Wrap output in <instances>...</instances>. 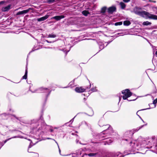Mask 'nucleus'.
<instances>
[{"label":"nucleus","mask_w":157,"mask_h":157,"mask_svg":"<svg viewBox=\"0 0 157 157\" xmlns=\"http://www.w3.org/2000/svg\"><path fill=\"white\" fill-rule=\"evenodd\" d=\"M91 86V84L90 83L89 86L86 87V88H85V89H86V90H89Z\"/></svg>","instance_id":"obj_42"},{"label":"nucleus","mask_w":157,"mask_h":157,"mask_svg":"<svg viewBox=\"0 0 157 157\" xmlns=\"http://www.w3.org/2000/svg\"><path fill=\"white\" fill-rule=\"evenodd\" d=\"M157 103V98L154 100L153 101V104L154 105V107L156 106V104Z\"/></svg>","instance_id":"obj_38"},{"label":"nucleus","mask_w":157,"mask_h":157,"mask_svg":"<svg viewBox=\"0 0 157 157\" xmlns=\"http://www.w3.org/2000/svg\"><path fill=\"white\" fill-rule=\"evenodd\" d=\"M123 24L124 25L128 26L131 24V23L129 21H125L124 22Z\"/></svg>","instance_id":"obj_25"},{"label":"nucleus","mask_w":157,"mask_h":157,"mask_svg":"<svg viewBox=\"0 0 157 157\" xmlns=\"http://www.w3.org/2000/svg\"><path fill=\"white\" fill-rule=\"evenodd\" d=\"M84 123L88 128H89L91 131L92 130V128H91L90 125V124L87 123L86 121H84Z\"/></svg>","instance_id":"obj_33"},{"label":"nucleus","mask_w":157,"mask_h":157,"mask_svg":"<svg viewBox=\"0 0 157 157\" xmlns=\"http://www.w3.org/2000/svg\"><path fill=\"white\" fill-rule=\"evenodd\" d=\"M148 144H146L145 146V148L147 149H150L154 147V149H151L150 151L153 152L157 153V145L156 144L155 145L154 144L151 143L150 142H148Z\"/></svg>","instance_id":"obj_7"},{"label":"nucleus","mask_w":157,"mask_h":157,"mask_svg":"<svg viewBox=\"0 0 157 157\" xmlns=\"http://www.w3.org/2000/svg\"><path fill=\"white\" fill-rule=\"evenodd\" d=\"M56 2V0H47L46 2L47 3L49 4H52Z\"/></svg>","instance_id":"obj_28"},{"label":"nucleus","mask_w":157,"mask_h":157,"mask_svg":"<svg viewBox=\"0 0 157 157\" xmlns=\"http://www.w3.org/2000/svg\"><path fill=\"white\" fill-rule=\"evenodd\" d=\"M150 109V107L149 108H146V109H141L140 110H139L137 112H139V111H141V110H146V109Z\"/></svg>","instance_id":"obj_46"},{"label":"nucleus","mask_w":157,"mask_h":157,"mask_svg":"<svg viewBox=\"0 0 157 157\" xmlns=\"http://www.w3.org/2000/svg\"><path fill=\"white\" fill-rule=\"evenodd\" d=\"M116 8L115 6H113L109 8L107 10L108 12L110 14H112L114 12H115Z\"/></svg>","instance_id":"obj_10"},{"label":"nucleus","mask_w":157,"mask_h":157,"mask_svg":"<svg viewBox=\"0 0 157 157\" xmlns=\"http://www.w3.org/2000/svg\"><path fill=\"white\" fill-rule=\"evenodd\" d=\"M62 51L65 54V56H66L67 54V53L69 52L70 50H60Z\"/></svg>","instance_id":"obj_29"},{"label":"nucleus","mask_w":157,"mask_h":157,"mask_svg":"<svg viewBox=\"0 0 157 157\" xmlns=\"http://www.w3.org/2000/svg\"><path fill=\"white\" fill-rule=\"evenodd\" d=\"M155 56L157 57V51L155 52Z\"/></svg>","instance_id":"obj_56"},{"label":"nucleus","mask_w":157,"mask_h":157,"mask_svg":"<svg viewBox=\"0 0 157 157\" xmlns=\"http://www.w3.org/2000/svg\"><path fill=\"white\" fill-rule=\"evenodd\" d=\"M120 5L121 7V8L122 9H124L126 7V5L125 4L122 2H120Z\"/></svg>","instance_id":"obj_23"},{"label":"nucleus","mask_w":157,"mask_h":157,"mask_svg":"<svg viewBox=\"0 0 157 157\" xmlns=\"http://www.w3.org/2000/svg\"><path fill=\"white\" fill-rule=\"evenodd\" d=\"M147 124H147H144V125H142L140 126V127L137 128L136 129H135V130L136 132L138 131L140 129L142 128L144 126H146Z\"/></svg>","instance_id":"obj_24"},{"label":"nucleus","mask_w":157,"mask_h":157,"mask_svg":"<svg viewBox=\"0 0 157 157\" xmlns=\"http://www.w3.org/2000/svg\"><path fill=\"white\" fill-rule=\"evenodd\" d=\"M79 144H81L83 145H85L86 144H82L80 142H79Z\"/></svg>","instance_id":"obj_58"},{"label":"nucleus","mask_w":157,"mask_h":157,"mask_svg":"<svg viewBox=\"0 0 157 157\" xmlns=\"http://www.w3.org/2000/svg\"><path fill=\"white\" fill-rule=\"evenodd\" d=\"M65 16L64 15L57 16L52 17L51 19H54L58 21L60 20L61 19L63 18Z\"/></svg>","instance_id":"obj_14"},{"label":"nucleus","mask_w":157,"mask_h":157,"mask_svg":"<svg viewBox=\"0 0 157 157\" xmlns=\"http://www.w3.org/2000/svg\"><path fill=\"white\" fill-rule=\"evenodd\" d=\"M31 9H32L31 8H29L28 9L19 11L17 13V15H20L23 14H26L27 13H28L29 11Z\"/></svg>","instance_id":"obj_11"},{"label":"nucleus","mask_w":157,"mask_h":157,"mask_svg":"<svg viewBox=\"0 0 157 157\" xmlns=\"http://www.w3.org/2000/svg\"><path fill=\"white\" fill-rule=\"evenodd\" d=\"M58 87H59V88H62V87H61V86H58ZM69 87V86H67L66 87H63V88H68V87Z\"/></svg>","instance_id":"obj_51"},{"label":"nucleus","mask_w":157,"mask_h":157,"mask_svg":"<svg viewBox=\"0 0 157 157\" xmlns=\"http://www.w3.org/2000/svg\"><path fill=\"white\" fill-rule=\"evenodd\" d=\"M112 142V140L111 139H109L107 140L104 142V144L106 145V144L109 145L110 143Z\"/></svg>","instance_id":"obj_22"},{"label":"nucleus","mask_w":157,"mask_h":157,"mask_svg":"<svg viewBox=\"0 0 157 157\" xmlns=\"http://www.w3.org/2000/svg\"><path fill=\"white\" fill-rule=\"evenodd\" d=\"M76 156L77 157H85L87 155V154L83 152L82 150H79L76 152Z\"/></svg>","instance_id":"obj_9"},{"label":"nucleus","mask_w":157,"mask_h":157,"mask_svg":"<svg viewBox=\"0 0 157 157\" xmlns=\"http://www.w3.org/2000/svg\"><path fill=\"white\" fill-rule=\"evenodd\" d=\"M155 13L157 14V11H156Z\"/></svg>","instance_id":"obj_64"},{"label":"nucleus","mask_w":157,"mask_h":157,"mask_svg":"<svg viewBox=\"0 0 157 157\" xmlns=\"http://www.w3.org/2000/svg\"><path fill=\"white\" fill-rule=\"evenodd\" d=\"M86 104L87 106L90 109V110L91 111V113L90 115H88L90 116H92L94 115V112L93 111L92 109V108L91 107H89L88 104L86 103ZM85 114L87 115V114L86 113H84Z\"/></svg>","instance_id":"obj_20"},{"label":"nucleus","mask_w":157,"mask_h":157,"mask_svg":"<svg viewBox=\"0 0 157 157\" xmlns=\"http://www.w3.org/2000/svg\"><path fill=\"white\" fill-rule=\"evenodd\" d=\"M122 94H124L122 97V98L124 100L127 99L128 101H130L135 100L137 98L135 99H131L129 100L127 99L128 98L130 97L132 95V93L131 92L129 89H126L125 90H123L121 91Z\"/></svg>","instance_id":"obj_4"},{"label":"nucleus","mask_w":157,"mask_h":157,"mask_svg":"<svg viewBox=\"0 0 157 157\" xmlns=\"http://www.w3.org/2000/svg\"><path fill=\"white\" fill-rule=\"evenodd\" d=\"M76 78H75L74 79H73V80L71 81L69 84L70 85V86H72V85H73L74 84V82H75V79H76Z\"/></svg>","instance_id":"obj_39"},{"label":"nucleus","mask_w":157,"mask_h":157,"mask_svg":"<svg viewBox=\"0 0 157 157\" xmlns=\"http://www.w3.org/2000/svg\"><path fill=\"white\" fill-rule=\"evenodd\" d=\"M77 116V115H76L73 118H72L70 121V122H71V123L73 121H74V118H75V117H76V116Z\"/></svg>","instance_id":"obj_49"},{"label":"nucleus","mask_w":157,"mask_h":157,"mask_svg":"<svg viewBox=\"0 0 157 157\" xmlns=\"http://www.w3.org/2000/svg\"><path fill=\"white\" fill-rule=\"evenodd\" d=\"M75 91L77 93H82L84 92L86 90V89L83 88L82 87H76L75 89Z\"/></svg>","instance_id":"obj_12"},{"label":"nucleus","mask_w":157,"mask_h":157,"mask_svg":"<svg viewBox=\"0 0 157 157\" xmlns=\"http://www.w3.org/2000/svg\"><path fill=\"white\" fill-rule=\"evenodd\" d=\"M140 118L142 120V121H143V122H144V121H143V120L140 117Z\"/></svg>","instance_id":"obj_61"},{"label":"nucleus","mask_w":157,"mask_h":157,"mask_svg":"<svg viewBox=\"0 0 157 157\" xmlns=\"http://www.w3.org/2000/svg\"><path fill=\"white\" fill-rule=\"evenodd\" d=\"M5 2L4 1H2L1 2H0V5H1V4H4L5 3Z\"/></svg>","instance_id":"obj_50"},{"label":"nucleus","mask_w":157,"mask_h":157,"mask_svg":"<svg viewBox=\"0 0 157 157\" xmlns=\"http://www.w3.org/2000/svg\"><path fill=\"white\" fill-rule=\"evenodd\" d=\"M29 140L30 141V144L29 146V148H31L33 145L35 144L36 143H37L38 142H36V143L34 144H33V143L32 141L30 140L29 139Z\"/></svg>","instance_id":"obj_31"},{"label":"nucleus","mask_w":157,"mask_h":157,"mask_svg":"<svg viewBox=\"0 0 157 157\" xmlns=\"http://www.w3.org/2000/svg\"><path fill=\"white\" fill-rule=\"evenodd\" d=\"M151 22L147 21L144 22L142 23V25H151Z\"/></svg>","instance_id":"obj_26"},{"label":"nucleus","mask_w":157,"mask_h":157,"mask_svg":"<svg viewBox=\"0 0 157 157\" xmlns=\"http://www.w3.org/2000/svg\"><path fill=\"white\" fill-rule=\"evenodd\" d=\"M49 17L48 15H46L44 17H43L40 18H38L37 19V21H44L47 19Z\"/></svg>","instance_id":"obj_16"},{"label":"nucleus","mask_w":157,"mask_h":157,"mask_svg":"<svg viewBox=\"0 0 157 157\" xmlns=\"http://www.w3.org/2000/svg\"><path fill=\"white\" fill-rule=\"evenodd\" d=\"M133 132L132 131H128L126 132L124 135L123 138L122 140V142H126L125 143L126 144H129L130 145L132 143V138L133 135Z\"/></svg>","instance_id":"obj_2"},{"label":"nucleus","mask_w":157,"mask_h":157,"mask_svg":"<svg viewBox=\"0 0 157 157\" xmlns=\"http://www.w3.org/2000/svg\"><path fill=\"white\" fill-rule=\"evenodd\" d=\"M42 122L40 126L38 128L37 131L39 132L40 130L43 133H46L49 130V127L51 126L46 124L44 120Z\"/></svg>","instance_id":"obj_5"},{"label":"nucleus","mask_w":157,"mask_h":157,"mask_svg":"<svg viewBox=\"0 0 157 157\" xmlns=\"http://www.w3.org/2000/svg\"><path fill=\"white\" fill-rule=\"evenodd\" d=\"M28 71L27 67H26L25 72L24 75L22 77V79H26L27 78Z\"/></svg>","instance_id":"obj_19"},{"label":"nucleus","mask_w":157,"mask_h":157,"mask_svg":"<svg viewBox=\"0 0 157 157\" xmlns=\"http://www.w3.org/2000/svg\"><path fill=\"white\" fill-rule=\"evenodd\" d=\"M82 14L85 16H87L89 13V12L86 10H84L82 12Z\"/></svg>","instance_id":"obj_32"},{"label":"nucleus","mask_w":157,"mask_h":157,"mask_svg":"<svg viewBox=\"0 0 157 157\" xmlns=\"http://www.w3.org/2000/svg\"><path fill=\"white\" fill-rule=\"evenodd\" d=\"M46 139H47V140H53L57 144H58V143H57V142L54 139H52V138H47L46 139H44V140H45Z\"/></svg>","instance_id":"obj_41"},{"label":"nucleus","mask_w":157,"mask_h":157,"mask_svg":"<svg viewBox=\"0 0 157 157\" xmlns=\"http://www.w3.org/2000/svg\"><path fill=\"white\" fill-rule=\"evenodd\" d=\"M71 157H77L76 156V153H74V154H73L72 155H71Z\"/></svg>","instance_id":"obj_43"},{"label":"nucleus","mask_w":157,"mask_h":157,"mask_svg":"<svg viewBox=\"0 0 157 157\" xmlns=\"http://www.w3.org/2000/svg\"><path fill=\"white\" fill-rule=\"evenodd\" d=\"M35 50H32L31 51L29 52V53L28 54L27 56V57H28L29 55H30V54L31 53L34 52Z\"/></svg>","instance_id":"obj_44"},{"label":"nucleus","mask_w":157,"mask_h":157,"mask_svg":"<svg viewBox=\"0 0 157 157\" xmlns=\"http://www.w3.org/2000/svg\"><path fill=\"white\" fill-rule=\"evenodd\" d=\"M40 88H42L43 89H45L46 90H41L40 91V93H47V94L46 95V98L45 99V102H46L47 99L48 98V96L50 95V94L52 91V90H50L48 89L47 88H44L43 87H40Z\"/></svg>","instance_id":"obj_8"},{"label":"nucleus","mask_w":157,"mask_h":157,"mask_svg":"<svg viewBox=\"0 0 157 157\" xmlns=\"http://www.w3.org/2000/svg\"><path fill=\"white\" fill-rule=\"evenodd\" d=\"M141 8L138 7H136L134 9L133 11L135 14L139 15L140 13L141 12Z\"/></svg>","instance_id":"obj_13"},{"label":"nucleus","mask_w":157,"mask_h":157,"mask_svg":"<svg viewBox=\"0 0 157 157\" xmlns=\"http://www.w3.org/2000/svg\"><path fill=\"white\" fill-rule=\"evenodd\" d=\"M97 91V90L96 89V87L92 88L89 91V92L91 91L92 92H96Z\"/></svg>","instance_id":"obj_34"},{"label":"nucleus","mask_w":157,"mask_h":157,"mask_svg":"<svg viewBox=\"0 0 157 157\" xmlns=\"http://www.w3.org/2000/svg\"><path fill=\"white\" fill-rule=\"evenodd\" d=\"M30 86L29 91H31L32 93H40V91L41 90H45V89H43L42 88H39L38 89H36L34 91H32L31 90H30Z\"/></svg>","instance_id":"obj_17"},{"label":"nucleus","mask_w":157,"mask_h":157,"mask_svg":"<svg viewBox=\"0 0 157 157\" xmlns=\"http://www.w3.org/2000/svg\"><path fill=\"white\" fill-rule=\"evenodd\" d=\"M11 6V5H9L7 6L3 7L2 8V10L3 12L8 11L10 9Z\"/></svg>","instance_id":"obj_15"},{"label":"nucleus","mask_w":157,"mask_h":157,"mask_svg":"<svg viewBox=\"0 0 157 157\" xmlns=\"http://www.w3.org/2000/svg\"><path fill=\"white\" fill-rule=\"evenodd\" d=\"M84 99L85 101V100H86V98H84V99Z\"/></svg>","instance_id":"obj_63"},{"label":"nucleus","mask_w":157,"mask_h":157,"mask_svg":"<svg viewBox=\"0 0 157 157\" xmlns=\"http://www.w3.org/2000/svg\"><path fill=\"white\" fill-rule=\"evenodd\" d=\"M121 97H122V96H119V101H120V100L121 98Z\"/></svg>","instance_id":"obj_57"},{"label":"nucleus","mask_w":157,"mask_h":157,"mask_svg":"<svg viewBox=\"0 0 157 157\" xmlns=\"http://www.w3.org/2000/svg\"><path fill=\"white\" fill-rule=\"evenodd\" d=\"M104 48V46H103L102 45H101V46L100 47V49H103Z\"/></svg>","instance_id":"obj_52"},{"label":"nucleus","mask_w":157,"mask_h":157,"mask_svg":"<svg viewBox=\"0 0 157 157\" xmlns=\"http://www.w3.org/2000/svg\"><path fill=\"white\" fill-rule=\"evenodd\" d=\"M43 118L42 115H41L40 118L39 119H34L31 121V127L33 128V130H36L38 131L37 130L38 128H37L38 126H39L40 124H41L42 121H43Z\"/></svg>","instance_id":"obj_3"},{"label":"nucleus","mask_w":157,"mask_h":157,"mask_svg":"<svg viewBox=\"0 0 157 157\" xmlns=\"http://www.w3.org/2000/svg\"><path fill=\"white\" fill-rule=\"evenodd\" d=\"M130 1V0H123V1L124 2H126V3L128 2H129Z\"/></svg>","instance_id":"obj_47"},{"label":"nucleus","mask_w":157,"mask_h":157,"mask_svg":"<svg viewBox=\"0 0 157 157\" xmlns=\"http://www.w3.org/2000/svg\"><path fill=\"white\" fill-rule=\"evenodd\" d=\"M92 134L94 139L99 140V133H93Z\"/></svg>","instance_id":"obj_18"},{"label":"nucleus","mask_w":157,"mask_h":157,"mask_svg":"<svg viewBox=\"0 0 157 157\" xmlns=\"http://www.w3.org/2000/svg\"><path fill=\"white\" fill-rule=\"evenodd\" d=\"M154 10H156L157 11V7L154 8Z\"/></svg>","instance_id":"obj_59"},{"label":"nucleus","mask_w":157,"mask_h":157,"mask_svg":"<svg viewBox=\"0 0 157 157\" xmlns=\"http://www.w3.org/2000/svg\"><path fill=\"white\" fill-rule=\"evenodd\" d=\"M97 154V153H90L88 154H87V155L90 157L94 156L96 155Z\"/></svg>","instance_id":"obj_30"},{"label":"nucleus","mask_w":157,"mask_h":157,"mask_svg":"<svg viewBox=\"0 0 157 157\" xmlns=\"http://www.w3.org/2000/svg\"><path fill=\"white\" fill-rule=\"evenodd\" d=\"M19 136H14L13 137H12L11 138H8L6 140H5V141H4V143H4V144L8 141L9 140H10V139H13V138H18V137Z\"/></svg>","instance_id":"obj_27"},{"label":"nucleus","mask_w":157,"mask_h":157,"mask_svg":"<svg viewBox=\"0 0 157 157\" xmlns=\"http://www.w3.org/2000/svg\"><path fill=\"white\" fill-rule=\"evenodd\" d=\"M78 141H79L78 140V139H77L76 140V143H78Z\"/></svg>","instance_id":"obj_55"},{"label":"nucleus","mask_w":157,"mask_h":157,"mask_svg":"<svg viewBox=\"0 0 157 157\" xmlns=\"http://www.w3.org/2000/svg\"><path fill=\"white\" fill-rule=\"evenodd\" d=\"M120 154V152H118L116 153L114 155H112L110 157H124V155H121L119 156Z\"/></svg>","instance_id":"obj_21"},{"label":"nucleus","mask_w":157,"mask_h":157,"mask_svg":"<svg viewBox=\"0 0 157 157\" xmlns=\"http://www.w3.org/2000/svg\"><path fill=\"white\" fill-rule=\"evenodd\" d=\"M130 154V153H128V154H126V155H128V154Z\"/></svg>","instance_id":"obj_60"},{"label":"nucleus","mask_w":157,"mask_h":157,"mask_svg":"<svg viewBox=\"0 0 157 157\" xmlns=\"http://www.w3.org/2000/svg\"><path fill=\"white\" fill-rule=\"evenodd\" d=\"M107 125V124H106V125H101L100 124V123H99V125L100 126V127H103V129H105V130H106L108 128V127L106 126Z\"/></svg>","instance_id":"obj_36"},{"label":"nucleus","mask_w":157,"mask_h":157,"mask_svg":"<svg viewBox=\"0 0 157 157\" xmlns=\"http://www.w3.org/2000/svg\"><path fill=\"white\" fill-rule=\"evenodd\" d=\"M107 8L106 7H103L101 9V11L102 13H105L106 10Z\"/></svg>","instance_id":"obj_40"},{"label":"nucleus","mask_w":157,"mask_h":157,"mask_svg":"<svg viewBox=\"0 0 157 157\" xmlns=\"http://www.w3.org/2000/svg\"><path fill=\"white\" fill-rule=\"evenodd\" d=\"M78 113L77 114V115L78 114H80V113Z\"/></svg>","instance_id":"obj_62"},{"label":"nucleus","mask_w":157,"mask_h":157,"mask_svg":"<svg viewBox=\"0 0 157 157\" xmlns=\"http://www.w3.org/2000/svg\"><path fill=\"white\" fill-rule=\"evenodd\" d=\"M56 37V35L55 34H51L48 35V37L49 38H55Z\"/></svg>","instance_id":"obj_35"},{"label":"nucleus","mask_w":157,"mask_h":157,"mask_svg":"<svg viewBox=\"0 0 157 157\" xmlns=\"http://www.w3.org/2000/svg\"><path fill=\"white\" fill-rule=\"evenodd\" d=\"M139 15L143 17H147L148 18L150 19L157 20V15L150 14L149 13L145 11H141Z\"/></svg>","instance_id":"obj_6"},{"label":"nucleus","mask_w":157,"mask_h":157,"mask_svg":"<svg viewBox=\"0 0 157 157\" xmlns=\"http://www.w3.org/2000/svg\"><path fill=\"white\" fill-rule=\"evenodd\" d=\"M49 130L50 131V132H53V129H50V128H49Z\"/></svg>","instance_id":"obj_53"},{"label":"nucleus","mask_w":157,"mask_h":157,"mask_svg":"<svg viewBox=\"0 0 157 157\" xmlns=\"http://www.w3.org/2000/svg\"><path fill=\"white\" fill-rule=\"evenodd\" d=\"M122 24V22L121 21L116 22L115 23L114 25L116 26L120 25Z\"/></svg>","instance_id":"obj_37"},{"label":"nucleus","mask_w":157,"mask_h":157,"mask_svg":"<svg viewBox=\"0 0 157 157\" xmlns=\"http://www.w3.org/2000/svg\"><path fill=\"white\" fill-rule=\"evenodd\" d=\"M108 127V128L104 130L102 132L99 133V140H102L108 139L109 137H106L109 135H111L113 132L112 128L110 125H107L106 126Z\"/></svg>","instance_id":"obj_1"},{"label":"nucleus","mask_w":157,"mask_h":157,"mask_svg":"<svg viewBox=\"0 0 157 157\" xmlns=\"http://www.w3.org/2000/svg\"><path fill=\"white\" fill-rule=\"evenodd\" d=\"M58 145V148H59V153L60 154V152H61V151H60V149L59 148V146L58 144H57Z\"/></svg>","instance_id":"obj_54"},{"label":"nucleus","mask_w":157,"mask_h":157,"mask_svg":"<svg viewBox=\"0 0 157 157\" xmlns=\"http://www.w3.org/2000/svg\"><path fill=\"white\" fill-rule=\"evenodd\" d=\"M13 117H14L15 118L17 119L18 120H19V118L16 117L15 115H13Z\"/></svg>","instance_id":"obj_48"},{"label":"nucleus","mask_w":157,"mask_h":157,"mask_svg":"<svg viewBox=\"0 0 157 157\" xmlns=\"http://www.w3.org/2000/svg\"><path fill=\"white\" fill-rule=\"evenodd\" d=\"M4 143H3L2 142H0V146L1 147H2L4 145Z\"/></svg>","instance_id":"obj_45"}]
</instances>
